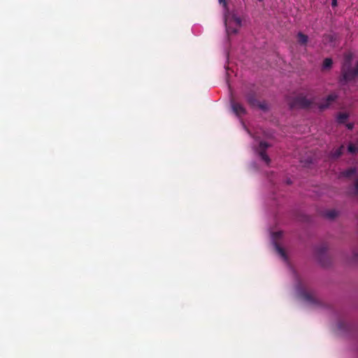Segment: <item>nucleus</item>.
I'll list each match as a JSON object with an SVG mask.
<instances>
[{"label": "nucleus", "instance_id": "f257e3e1", "mask_svg": "<svg viewBox=\"0 0 358 358\" xmlns=\"http://www.w3.org/2000/svg\"><path fill=\"white\" fill-rule=\"evenodd\" d=\"M218 1L224 8V21L227 34L230 35L237 33L238 29L241 27V18L236 13L228 10L225 0H218Z\"/></svg>", "mask_w": 358, "mask_h": 358}, {"label": "nucleus", "instance_id": "f03ea898", "mask_svg": "<svg viewBox=\"0 0 358 358\" xmlns=\"http://www.w3.org/2000/svg\"><path fill=\"white\" fill-rule=\"evenodd\" d=\"M271 234V240L272 245H273L275 250L280 255V257L282 259V260L287 264L289 269L296 281H299V275L296 271L291 266V265L288 262L287 256L284 250V249L278 243V241L281 239L282 237V231H278L275 232L270 231Z\"/></svg>", "mask_w": 358, "mask_h": 358}, {"label": "nucleus", "instance_id": "7ed1b4c3", "mask_svg": "<svg viewBox=\"0 0 358 358\" xmlns=\"http://www.w3.org/2000/svg\"><path fill=\"white\" fill-rule=\"evenodd\" d=\"M353 59V55L351 52L345 54L344 62L342 66V83L343 81L347 82L353 80L358 76V62L355 69L350 67L352 61Z\"/></svg>", "mask_w": 358, "mask_h": 358}, {"label": "nucleus", "instance_id": "20e7f679", "mask_svg": "<svg viewBox=\"0 0 358 358\" xmlns=\"http://www.w3.org/2000/svg\"><path fill=\"white\" fill-rule=\"evenodd\" d=\"M296 292L299 297L303 298L306 301L310 304H317V301L315 299L310 292H307L301 285V284L298 282L296 285Z\"/></svg>", "mask_w": 358, "mask_h": 358}, {"label": "nucleus", "instance_id": "39448f33", "mask_svg": "<svg viewBox=\"0 0 358 358\" xmlns=\"http://www.w3.org/2000/svg\"><path fill=\"white\" fill-rule=\"evenodd\" d=\"M269 144L266 142L261 141L259 144V148H256L255 145L252 148L255 152H258L261 159L268 165L270 163V158L267 155L266 150L269 147Z\"/></svg>", "mask_w": 358, "mask_h": 358}, {"label": "nucleus", "instance_id": "423d86ee", "mask_svg": "<svg viewBox=\"0 0 358 358\" xmlns=\"http://www.w3.org/2000/svg\"><path fill=\"white\" fill-rule=\"evenodd\" d=\"M313 101L308 99L306 96H299L294 99L293 102L290 104L292 108L294 107H299L301 108H307L310 106Z\"/></svg>", "mask_w": 358, "mask_h": 358}, {"label": "nucleus", "instance_id": "0eeeda50", "mask_svg": "<svg viewBox=\"0 0 358 358\" xmlns=\"http://www.w3.org/2000/svg\"><path fill=\"white\" fill-rule=\"evenodd\" d=\"M338 98V94L332 93L327 98L322 99L321 103L318 106L320 110H324L327 108Z\"/></svg>", "mask_w": 358, "mask_h": 358}, {"label": "nucleus", "instance_id": "6e6552de", "mask_svg": "<svg viewBox=\"0 0 358 358\" xmlns=\"http://www.w3.org/2000/svg\"><path fill=\"white\" fill-rule=\"evenodd\" d=\"M231 107L234 113L240 119L246 113L245 108L234 101H231Z\"/></svg>", "mask_w": 358, "mask_h": 358}, {"label": "nucleus", "instance_id": "1a4fd4ad", "mask_svg": "<svg viewBox=\"0 0 358 358\" xmlns=\"http://www.w3.org/2000/svg\"><path fill=\"white\" fill-rule=\"evenodd\" d=\"M338 215V211L336 210H327L323 213V216L327 219L333 220Z\"/></svg>", "mask_w": 358, "mask_h": 358}, {"label": "nucleus", "instance_id": "9d476101", "mask_svg": "<svg viewBox=\"0 0 358 358\" xmlns=\"http://www.w3.org/2000/svg\"><path fill=\"white\" fill-rule=\"evenodd\" d=\"M357 174L356 168H350L346 169L341 173V176L345 178H350L352 176H355Z\"/></svg>", "mask_w": 358, "mask_h": 358}, {"label": "nucleus", "instance_id": "9b49d317", "mask_svg": "<svg viewBox=\"0 0 358 358\" xmlns=\"http://www.w3.org/2000/svg\"><path fill=\"white\" fill-rule=\"evenodd\" d=\"M348 118V115L345 113H340L336 117L338 123H343Z\"/></svg>", "mask_w": 358, "mask_h": 358}, {"label": "nucleus", "instance_id": "f8f14e48", "mask_svg": "<svg viewBox=\"0 0 358 358\" xmlns=\"http://www.w3.org/2000/svg\"><path fill=\"white\" fill-rule=\"evenodd\" d=\"M343 145L340 146L334 152L331 153V157L334 158V159L339 157L343 152Z\"/></svg>", "mask_w": 358, "mask_h": 358}, {"label": "nucleus", "instance_id": "ddd939ff", "mask_svg": "<svg viewBox=\"0 0 358 358\" xmlns=\"http://www.w3.org/2000/svg\"><path fill=\"white\" fill-rule=\"evenodd\" d=\"M331 65H332L331 59L326 58V59H324V60L323 62L322 68L324 69H329L331 67Z\"/></svg>", "mask_w": 358, "mask_h": 358}, {"label": "nucleus", "instance_id": "4468645a", "mask_svg": "<svg viewBox=\"0 0 358 358\" xmlns=\"http://www.w3.org/2000/svg\"><path fill=\"white\" fill-rule=\"evenodd\" d=\"M201 27L199 24H194L192 28V31L195 35H199L201 32Z\"/></svg>", "mask_w": 358, "mask_h": 358}, {"label": "nucleus", "instance_id": "2eb2a0df", "mask_svg": "<svg viewBox=\"0 0 358 358\" xmlns=\"http://www.w3.org/2000/svg\"><path fill=\"white\" fill-rule=\"evenodd\" d=\"M299 42L304 44L308 41V36L301 32L298 34Z\"/></svg>", "mask_w": 358, "mask_h": 358}, {"label": "nucleus", "instance_id": "dca6fc26", "mask_svg": "<svg viewBox=\"0 0 358 358\" xmlns=\"http://www.w3.org/2000/svg\"><path fill=\"white\" fill-rule=\"evenodd\" d=\"M247 101L252 106H255V103L257 102L254 95H248L247 96Z\"/></svg>", "mask_w": 358, "mask_h": 358}, {"label": "nucleus", "instance_id": "f3484780", "mask_svg": "<svg viewBox=\"0 0 358 358\" xmlns=\"http://www.w3.org/2000/svg\"><path fill=\"white\" fill-rule=\"evenodd\" d=\"M348 151L350 152V153H355L357 152L358 149L357 148L352 145V144H350L348 147Z\"/></svg>", "mask_w": 358, "mask_h": 358}, {"label": "nucleus", "instance_id": "a211bd4d", "mask_svg": "<svg viewBox=\"0 0 358 358\" xmlns=\"http://www.w3.org/2000/svg\"><path fill=\"white\" fill-rule=\"evenodd\" d=\"M240 121H241V124H242V126H243V129H245V131H247V132H248V133L251 136L254 137V136H252V134L250 133V131L248 130V129L246 127V126H245V124H244V122H243L241 120H240Z\"/></svg>", "mask_w": 358, "mask_h": 358}, {"label": "nucleus", "instance_id": "6ab92c4d", "mask_svg": "<svg viewBox=\"0 0 358 358\" xmlns=\"http://www.w3.org/2000/svg\"><path fill=\"white\" fill-rule=\"evenodd\" d=\"M258 106L262 110H266L268 108L267 104L266 103H259Z\"/></svg>", "mask_w": 358, "mask_h": 358}, {"label": "nucleus", "instance_id": "aec40b11", "mask_svg": "<svg viewBox=\"0 0 358 358\" xmlns=\"http://www.w3.org/2000/svg\"><path fill=\"white\" fill-rule=\"evenodd\" d=\"M354 188H355V192L356 193H357L358 192V177L356 178V180L355 182Z\"/></svg>", "mask_w": 358, "mask_h": 358}, {"label": "nucleus", "instance_id": "412c9836", "mask_svg": "<svg viewBox=\"0 0 358 358\" xmlns=\"http://www.w3.org/2000/svg\"><path fill=\"white\" fill-rule=\"evenodd\" d=\"M346 127H347L348 129L352 130V129H353V127H354V124H353V123H351V122L348 123V124H346Z\"/></svg>", "mask_w": 358, "mask_h": 358}, {"label": "nucleus", "instance_id": "4be33fe9", "mask_svg": "<svg viewBox=\"0 0 358 358\" xmlns=\"http://www.w3.org/2000/svg\"><path fill=\"white\" fill-rule=\"evenodd\" d=\"M320 250H321L322 252H326L327 248L326 247H322V248H320Z\"/></svg>", "mask_w": 358, "mask_h": 358}, {"label": "nucleus", "instance_id": "5701e85b", "mask_svg": "<svg viewBox=\"0 0 358 358\" xmlns=\"http://www.w3.org/2000/svg\"><path fill=\"white\" fill-rule=\"evenodd\" d=\"M336 4H337V1L336 0H332V2H331L332 6H336Z\"/></svg>", "mask_w": 358, "mask_h": 358}, {"label": "nucleus", "instance_id": "b1692460", "mask_svg": "<svg viewBox=\"0 0 358 358\" xmlns=\"http://www.w3.org/2000/svg\"><path fill=\"white\" fill-rule=\"evenodd\" d=\"M286 184H287V185H290V184H292V180H291L290 179H287V180H286Z\"/></svg>", "mask_w": 358, "mask_h": 358}]
</instances>
